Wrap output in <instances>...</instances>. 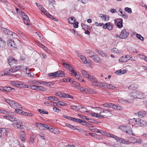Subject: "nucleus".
Instances as JSON below:
<instances>
[{"label": "nucleus", "instance_id": "obj_13", "mask_svg": "<svg viewBox=\"0 0 147 147\" xmlns=\"http://www.w3.org/2000/svg\"><path fill=\"white\" fill-rule=\"evenodd\" d=\"M118 101L120 103L125 104L130 103L131 102V100L129 99H126L121 98L118 100Z\"/></svg>", "mask_w": 147, "mask_h": 147}, {"label": "nucleus", "instance_id": "obj_6", "mask_svg": "<svg viewBox=\"0 0 147 147\" xmlns=\"http://www.w3.org/2000/svg\"><path fill=\"white\" fill-rule=\"evenodd\" d=\"M1 30L2 32L6 35H7L10 38L13 37V32L9 30L2 27L1 28Z\"/></svg>", "mask_w": 147, "mask_h": 147}, {"label": "nucleus", "instance_id": "obj_9", "mask_svg": "<svg viewBox=\"0 0 147 147\" xmlns=\"http://www.w3.org/2000/svg\"><path fill=\"white\" fill-rule=\"evenodd\" d=\"M13 85L18 87L22 88L23 87V82L20 81H11L10 83Z\"/></svg>", "mask_w": 147, "mask_h": 147}, {"label": "nucleus", "instance_id": "obj_59", "mask_svg": "<svg viewBox=\"0 0 147 147\" xmlns=\"http://www.w3.org/2000/svg\"><path fill=\"white\" fill-rule=\"evenodd\" d=\"M61 97H64L65 98H68L69 95L67 94H66L64 93H62Z\"/></svg>", "mask_w": 147, "mask_h": 147}, {"label": "nucleus", "instance_id": "obj_15", "mask_svg": "<svg viewBox=\"0 0 147 147\" xmlns=\"http://www.w3.org/2000/svg\"><path fill=\"white\" fill-rule=\"evenodd\" d=\"M63 65L67 69H68L70 72H72V71L74 70L72 67L69 64H67L65 63H63Z\"/></svg>", "mask_w": 147, "mask_h": 147}, {"label": "nucleus", "instance_id": "obj_45", "mask_svg": "<svg viewBox=\"0 0 147 147\" xmlns=\"http://www.w3.org/2000/svg\"><path fill=\"white\" fill-rule=\"evenodd\" d=\"M5 45V42L2 40L1 39L0 40V47L4 48Z\"/></svg>", "mask_w": 147, "mask_h": 147}, {"label": "nucleus", "instance_id": "obj_54", "mask_svg": "<svg viewBox=\"0 0 147 147\" xmlns=\"http://www.w3.org/2000/svg\"><path fill=\"white\" fill-rule=\"evenodd\" d=\"M115 104L112 103L108 102L107 107L113 109V106Z\"/></svg>", "mask_w": 147, "mask_h": 147}, {"label": "nucleus", "instance_id": "obj_60", "mask_svg": "<svg viewBox=\"0 0 147 147\" xmlns=\"http://www.w3.org/2000/svg\"><path fill=\"white\" fill-rule=\"evenodd\" d=\"M78 22L77 21H75V22L73 24L74 27L75 28H77L78 27Z\"/></svg>", "mask_w": 147, "mask_h": 147}, {"label": "nucleus", "instance_id": "obj_17", "mask_svg": "<svg viewBox=\"0 0 147 147\" xmlns=\"http://www.w3.org/2000/svg\"><path fill=\"white\" fill-rule=\"evenodd\" d=\"M104 88L113 89L116 88L115 86L112 84H109L106 83L105 85H104Z\"/></svg>", "mask_w": 147, "mask_h": 147}, {"label": "nucleus", "instance_id": "obj_14", "mask_svg": "<svg viewBox=\"0 0 147 147\" xmlns=\"http://www.w3.org/2000/svg\"><path fill=\"white\" fill-rule=\"evenodd\" d=\"M134 98H140L142 96V93L141 92L139 91H136L134 92Z\"/></svg>", "mask_w": 147, "mask_h": 147}, {"label": "nucleus", "instance_id": "obj_8", "mask_svg": "<svg viewBox=\"0 0 147 147\" xmlns=\"http://www.w3.org/2000/svg\"><path fill=\"white\" fill-rule=\"evenodd\" d=\"M8 62L10 66L13 65L17 63V60L12 57H9L8 58Z\"/></svg>", "mask_w": 147, "mask_h": 147}, {"label": "nucleus", "instance_id": "obj_7", "mask_svg": "<svg viewBox=\"0 0 147 147\" xmlns=\"http://www.w3.org/2000/svg\"><path fill=\"white\" fill-rule=\"evenodd\" d=\"M7 45L9 47L13 50L15 49L16 48L15 43L13 40H8L7 41Z\"/></svg>", "mask_w": 147, "mask_h": 147}, {"label": "nucleus", "instance_id": "obj_10", "mask_svg": "<svg viewBox=\"0 0 147 147\" xmlns=\"http://www.w3.org/2000/svg\"><path fill=\"white\" fill-rule=\"evenodd\" d=\"M129 32L126 31L124 29L122 30L120 34V38L121 39H125L128 36Z\"/></svg>", "mask_w": 147, "mask_h": 147}, {"label": "nucleus", "instance_id": "obj_56", "mask_svg": "<svg viewBox=\"0 0 147 147\" xmlns=\"http://www.w3.org/2000/svg\"><path fill=\"white\" fill-rule=\"evenodd\" d=\"M43 127L49 130V131H50L51 128H50V127L48 126V125L45 124H44L43 126Z\"/></svg>", "mask_w": 147, "mask_h": 147}, {"label": "nucleus", "instance_id": "obj_3", "mask_svg": "<svg viewBox=\"0 0 147 147\" xmlns=\"http://www.w3.org/2000/svg\"><path fill=\"white\" fill-rule=\"evenodd\" d=\"M5 101L13 109H16L17 108H22L19 104L14 101L7 99H5Z\"/></svg>", "mask_w": 147, "mask_h": 147}, {"label": "nucleus", "instance_id": "obj_23", "mask_svg": "<svg viewBox=\"0 0 147 147\" xmlns=\"http://www.w3.org/2000/svg\"><path fill=\"white\" fill-rule=\"evenodd\" d=\"M138 85L136 84H131L129 85L128 87V88L132 90H134L135 89L137 88L138 87Z\"/></svg>", "mask_w": 147, "mask_h": 147}, {"label": "nucleus", "instance_id": "obj_55", "mask_svg": "<svg viewBox=\"0 0 147 147\" xmlns=\"http://www.w3.org/2000/svg\"><path fill=\"white\" fill-rule=\"evenodd\" d=\"M123 18L125 19H127L128 18V16L127 14L125 13V12H123V13L122 15H120Z\"/></svg>", "mask_w": 147, "mask_h": 147}, {"label": "nucleus", "instance_id": "obj_16", "mask_svg": "<svg viewBox=\"0 0 147 147\" xmlns=\"http://www.w3.org/2000/svg\"><path fill=\"white\" fill-rule=\"evenodd\" d=\"M19 135L20 136L21 141L23 142H24L25 139V134L24 132L21 131L19 132Z\"/></svg>", "mask_w": 147, "mask_h": 147}, {"label": "nucleus", "instance_id": "obj_42", "mask_svg": "<svg viewBox=\"0 0 147 147\" xmlns=\"http://www.w3.org/2000/svg\"><path fill=\"white\" fill-rule=\"evenodd\" d=\"M128 60L125 58V57L123 56L121 57L119 59V61L121 62L125 63Z\"/></svg>", "mask_w": 147, "mask_h": 147}, {"label": "nucleus", "instance_id": "obj_25", "mask_svg": "<svg viewBox=\"0 0 147 147\" xmlns=\"http://www.w3.org/2000/svg\"><path fill=\"white\" fill-rule=\"evenodd\" d=\"M95 83H95L94 84V86H98V87H103V88H104V85H105V84H106L105 82H104L103 83H100L99 82H98L97 80Z\"/></svg>", "mask_w": 147, "mask_h": 147}, {"label": "nucleus", "instance_id": "obj_12", "mask_svg": "<svg viewBox=\"0 0 147 147\" xmlns=\"http://www.w3.org/2000/svg\"><path fill=\"white\" fill-rule=\"evenodd\" d=\"M75 53L77 54L78 56L80 58L81 60L84 63L86 64L87 63L86 59L84 55L80 54L77 51H75Z\"/></svg>", "mask_w": 147, "mask_h": 147}, {"label": "nucleus", "instance_id": "obj_32", "mask_svg": "<svg viewBox=\"0 0 147 147\" xmlns=\"http://www.w3.org/2000/svg\"><path fill=\"white\" fill-rule=\"evenodd\" d=\"M38 86H36L34 85L30 84L29 85V88L32 90H38Z\"/></svg>", "mask_w": 147, "mask_h": 147}, {"label": "nucleus", "instance_id": "obj_30", "mask_svg": "<svg viewBox=\"0 0 147 147\" xmlns=\"http://www.w3.org/2000/svg\"><path fill=\"white\" fill-rule=\"evenodd\" d=\"M37 6L38 7L39 9L41 11H42L45 13L47 11L41 5H39V4L37 3H36Z\"/></svg>", "mask_w": 147, "mask_h": 147}, {"label": "nucleus", "instance_id": "obj_52", "mask_svg": "<svg viewBox=\"0 0 147 147\" xmlns=\"http://www.w3.org/2000/svg\"><path fill=\"white\" fill-rule=\"evenodd\" d=\"M15 68L16 71L20 69H24V68H22V67L20 65H18L16 66Z\"/></svg>", "mask_w": 147, "mask_h": 147}, {"label": "nucleus", "instance_id": "obj_27", "mask_svg": "<svg viewBox=\"0 0 147 147\" xmlns=\"http://www.w3.org/2000/svg\"><path fill=\"white\" fill-rule=\"evenodd\" d=\"M68 20L69 24H73L76 21V18L74 17H70L68 18Z\"/></svg>", "mask_w": 147, "mask_h": 147}, {"label": "nucleus", "instance_id": "obj_34", "mask_svg": "<svg viewBox=\"0 0 147 147\" xmlns=\"http://www.w3.org/2000/svg\"><path fill=\"white\" fill-rule=\"evenodd\" d=\"M111 51L112 52L116 53H121V51L120 50H118L116 48H113L112 50Z\"/></svg>", "mask_w": 147, "mask_h": 147}, {"label": "nucleus", "instance_id": "obj_61", "mask_svg": "<svg viewBox=\"0 0 147 147\" xmlns=\"http://www.w3.org/2000/svg\"><path fill=\"white\" fill-rule=\"evenodd\" d=\"M64 117L65 118L68 119L69 120H71V121H72V119L73 118V117H69V116H68L64 115Z\"/></svg>", "mask_w": 147, "mask_h": 147}, {"label": "nucleus", "instance_id": "obj_11", "mask_svg": "<svg viewBox=\"0 0 147 147\" xmlns=\"http://www.w3.org/2000/svg\"><path fill=\"white\" fill-rule=\"evenodd\" d=\"M113 26V25L112 24L108 22L106 23L103 26V28L104 29L107 28L108 30H110L112 29Z\"/></svg>", "mask_w": 147, "mask_h": 147}, {"label": "nucleus", "instance_id": "obj_36", "mask_svg": "<svg viewBox=\"0 0 147 147\" xmlns=\"http://www.w3.org/2000/svg\"><path fill=\"white\" fill-rule=\"evenodd\" d=\"M119 20H120V21L118 22L117 23V25L118 27L120 28L121 27L123 26V20L121 18H120L119 19Z\"/></svg>", "mask_w": 147, "mask_h": 147}, {"label": "nucleus", "instance_id": "obj_22", "mask_svg": "<svg viewBox=\"0 0 147 147\" xmlns=\"http://www.w3.org/2000/svg\"><path fill=\"white\" fill-rule=\"evenodd\" d=\"M8 130V129H7L0 128V138L2 137V134L3 133H5V134L7 135Z\"/></svg>", "mask_w": 147, "mask_h": 147}, {"label": "nucleus", "instance_id": "obj_63", "mask_svg": "<svg viewBox=\"0 0 147 147\" xmlns=\"http://www.w3.org/2000/svg\"><path fill=\"white\" fill-rule=\"evenodd\" d=\"M39 136L41 137V138L43 140H45V136L44 134L40 133L39 134Z\"/></svg>", "mask_w": 147, "mask_h": 147}, {"label": "nucleus", "instance_id": "obj_21", "mask_svg": "<svg viewBox=\"0 0 147 147\" xmlns=\"http://www.w3.org/2000/svg\"><path fill=\"white\" fill-rule=\"evenodd\" d=\"M0 113L6 114V115H9L12 114L13 113L10 111H7L6 110L0 109Z\"/></svg>", "mask_w": 147, "mask_h": 147}, {"label": "nucleus", "instance_id": "obj_53", "mask_svg": "<svg viewBox=\"0 0 147 147\" xmlns=\"http://www.w3.org/2000/svg\"><path fill=\"white\" fill-rule=\"evenodd\" d=\"M29 83H32L33 84H37V81L36 80H31L28 81Z\"/></svg>", "mask_w": 147, "mask_h": 147}, {"label": "nucleus", "instance_id": "obj_28", "mask_svg": "<svg viewBox=\"0 0 147 147\" xmlns=\"http://www.w3.org/2000/svg\"><path fill=\"white\" fill-rule=\"evenodd\" d=\"M43 125L44 124H42L40 123H36L35 124V126L39 129H45V128H43Z\"/></svg>", "mask_w": 147, "mask_h": 147}, {"label": "nucleus", "instance_id": "obj_5", "mask_svg": "<svg viewBox=\"0 0 147 147\" xmlns=\"http://www.w3.org/2000/svg\"><path fill=\"white\" fill-rule=\"evenodd\" d=\"M49 75V76H51L53 78L64 76V73L61 71H59L54 73H50Z\"/></svg>", "mask_w": 147, "mask_h": 147}, {"label": "nucleus", "instance_id": "obj_51", "mask_svg": "<svg viewBox=\"0 0 147 147\" xmlns=\"http://www.w3.org/2000/svg\"><path fill=\"white\" fill-rule=\"evenodd\" d=\"M93 61L95 62L98 63H100L101 61V59L99 57H98V56L97 55L96 56Z\"/></svg>", "mask_w": 147, "mask_h": 147}, {"label": "nucleus", "instance_id": "obj_50", "mask_svg": "<svg viewBox=\"0 0 147 147\" xmlns=\"http://www.w3.org/2000/svg\"><path fill=\"white\" fill-rule=\"evenodd\" d=\"M136 36L137 38L138 39H140L141 41H143L144 40V38L141 35L138 34H136Z\"/></svg>", "mask_w": 147, "mask_h": 147}, {"label": "nucleus", "instance_id": "obj_43", "mask_svg": "<svg viewBox=\"0 0 147 147\" xmlns=\"http://www.w3.org/2000/svg\"><path fill=\"white\" fill-rule=\"evenodd\" d=\"M113 109H116L117 110H122L123 109V107L120 105H114L113 106Z\"/></svg>", "mask_w": 147, "mask_h": 147}, {"label": "nucleus", "instance_id": "obj_47", "mask_svg": "<svg viewBox=\"0 0 147 147\" xmlns=\"http://www.w3.org/2000/svg\"><path fill=\"white\" fill-rule=\"evenodd\" d=\"M89 80L92 82L93 85H94V84L96 83H95L97 80L94 77L92 76L91 77V78H90V79H89Z\"/></svg>", "mask_w": 147, "mask_h": 147}, {"label": "nucleus", "instance_id": "obj_29", "mask_svg": "<svg viewBox=\"0 0 147 147\" xmlns=\"http://www.w3.org/2000/svg\"><path fill=\"white\" fill-rule=\"evenodd\" d=\"M136 122L139 125H144L145 122L142 120L138 119L137 120H135Z\"/></svg>", "mask_w": 147, "mask_h": 147}, {"label": "nucleus", "instance_id": "obj_64", "mask_svg": "<svg viewBox=\"0 0 147 147\" xmlns=\"http://www.w3.org/2000/svg\"><path fill=\"white\" fill-rule=\"evenodd\" d=\"M54 96H52L47 97L48 99L51 101H53L54 100Z\"/></svg>", "mask_w": 147, "mask_h": 147}, {"label": "nucleus", "instance_id": "obj_58", "mask_svg": "<svg viewBox=\"0 0 147 147\" xmlns=\"http://www.w3.org/2000/svg\"><path fill=\"white\" fill-rule=\"evenodd\" d=\"M59 103V105L62 106H63L66 105L67 104L64 102H63L61 101H59L58 102Z\"/></svg>", "mask_w": 147, "mask_h": 147}, {"label": "nucleus", "instance_id": "obj_38", "mask_svg": "<svg viewBox=\"0 0 147 147\" xmlns=\"http://www.w3.org/2000/svg\"><path fill=\"white\" fill-rule=\"evenodd\" d=\"M12 89L14 90V89L10 87H3V90L7 92H9Z\"/></svg>", "mask_w": 147, "mask_h": 147}, {"label": "nucleus", "instance_id": "obj_26", "mask_svg": "<svg viewBox=\"0 0 147 147\" xmlns=\"http://www.w3.org/2000/svg\"><path fill=\"white\" fill-rule=\"evenodd\" d=\"M117 142H120L123 144H127L128 142L125 140L121 138L117 137V138L116 140Z\"/></svg>", "mask_w": 147, "mask_h": 147}, {"label": "nucleus", "instance_id": "obj_31", "mask_svg": "<svg viewBox=\"0 0 147 147\" xmlns=\"http://www.w3.org/2000/svg\"><path fill=\"white\" fill-rule=\"evenodd\" d=\"M100 15V16H99V17H100L102 20L107 21L109 20V16H106L105 15Z\"/></svg>", "mask_w": 147, "mask_h": 147}, {"label": "nucleus", "instance_id": "obj_19", "mask_svg": "<svg viewBox=\"0 0 147 147\" xmlns=\"http://www.w3.org/2000/svg\"><path fill=\"white\" fill-rule=\"evenodd\" d=\"M22 18L24 20V24L27 25H29V19L28 16L25 15L24 16H23Z\"/></svg>", "mask_w": 147, "mask_h": 147}, {"label": "nucleus", "instance_id": "obj_37", "mask_svg": "<svg viewBox=\"0 0 147 147\" xmlns=\"http://www.w3.org/2000/svg\"><path fill=\"white\" fill-rule=\"evenodd\" d=\"M124 9L125 12L131 14L132 13V9L130 8L126 7Z\"/></svg>", "mask_w": 147, "mask_h": 147}, {"label": "nucleus", "instance_id": "obj_62", "mask_svg": "<svg viewBox=\"0 0 147 147\" xmlns=\"http://www.w3.org/2000/svg\"><path fill=\"white\" fill-rule=\"evenodd\" d=\"M53 110L55 112H59L61 111V110L58 109L57 107H54L53 108Z\"/></svg>", "mask_w": 147, "mask_h": 147}, {"label": "nucleus", "instance_id": "obj_41", "mask_svg": "<svg viewBox=\"0 0 147 147\" xmlns=\"http://www.w3.org/2000/svg\"><path fill=\"white\" fill-rule=\"evenodd\" d=\"M81 73L86 78L88 77V76H89V74L86 70L84 69L82 70Z\"/></svg>", "mask_w": 147, "mask_h": 147}, {"label": "nucleus", "instance_id": "obj_49", "mask_svg": "<svg viewBox=\"0 0 147 147\" xmlns=\"http://www.w3.org/2000/svg\"><path fill=\"white\" fill-rule=\"evenodd\" d=\"M38 90H40L42 91H45L47 90L45 88L41 86H38Z\"/></svg>", "mask_w": 147, "mask_h": 147}, {"label": "nucleus", "instance_id": "obj_48", "mask_svg": "<svg viewBox=\"0 0 147 147\" xmlns=\"http://www.w3.org/2000/svg\"><path fill=\"white\" fill-rule=\"evenodd\" d=\"M72 121H73L76 122L77 123H80L82 122V120H81L80 119L76 118L73 117L72 119Z\"/></svg>", "mask_w": 147, "mask_h": 147}, {"label": "nucleus", "instance_id": "obj_18", "mask_svg": "<svg viewBox=\"0 0 147 147\" xmlns=\"http://www.w3.org/2000/svg\"><path fill=\"white\" fill-rule=\"evenodd\" d=\"M146 113V112L145 111H139L138 113H135V114L136 115H138L140 117L142 118L145 116Z\"/></svg>", "mask_w": 147, "mask_h": 147}, {"label": "nucleus", "instance_id": "obj_4", "mask_svg": "<svg viewBox=\"0 0 147 147\" xmlns=\"http://www.w3.org/2000/svg\"><path fill=\"white\" fill-rule=\"evenodd\" d=\"M119 128L122 131L129 135H133L132 131L131 128L127 125H122L119 126Z\"/></svg>", "mask_w": 147, "mask_h": 147}, {"label": "nucleus", "instance_id": "obj_40", "mask_svg": "<svg viewBox=\"0 0 147 147\" xmlns=\"http://www.w3.org/2000/svg\"><path fill=\"white\" fill-rule=\"evenodd\" d=\"M106 136L114 138L115 139V140H116V139L117 138V136L114 135H112L111 134L108 132H107Z\"/></svg>", "mask_w": 147, "mask_h": 147}, {"label": "nucleus", "instance_id": "obj_35", "mask_svg": "<svg viewBox=\"0 0 147 147\" xmlns=\"http://www.w3.org/2000/svg\"><path fill=\"white\" fill-rule=\"evenodd\" d=\"M65 126L72 129H76L77 126H74L68 123H66Z\"/></svg>", "mask_w": 147, "mask_h": 147}, {"label": "nucleus", "instance_id": "obj_24", "mask_svg": "<svg viewBox=\"0 0 147 147\" xmlns=\"http://www.w3.org/2000/svg\"><path fill=\"white\" fill-rule=\"evenodd\" d=\"M127 71L126 69L118 70L116 71L115 73L117 74L121 75L126 73Z\"/></svg>", "mask_w": 147, "mask_h": 147}, {"label": "nucleus", "instance_id": "obj_33", "mask_svg": "<svg viewBox=\"0 0 147 147\" xmlns=\"http://www.w3.org/2000/svg\"><path fill=\"white\" fill-rule=\"evenodd\" d=\"M50 131L52 132L53 133L55 134H60V131L59 130L56 128L53 129L52 128H51Z\"/></svg>", "mask_w": 147, "mask_h": 147}, {"label": "nucleus", "instance_id": "obj_44", "mask_svg": "<svg viewBox=\"0 0 147 147\" xmlns=\"http://www.w3.org/2000/svg\"><path fill=\"white\" fill-rule=\"evenodd\" d=\"M80 123L82 125L85 126L90 127V125H91L90 124L87 123L86 121L83 120H82V122Z\"/></svg>", "mask_w": 147, "mask_h": 147}, {"label": "nucleus", "instance_id": "obj_2", "mask_svg": "<svg viewBox=\"0 0 147 147\" xmlns=\"http://www.w3.org/2000/svg\"><path fill=\"white\" fill-rule=\"evenodd\" d=\"M96 110L100 111V114L103 116V118H104L105 116H111L112 115V114L109 111L106 109H102L100 107H96Z\"/></svg>", "mask_w": 147, "mask_h": 147}, {"label": "nucleus", "instance_id": "obj_57", "mask_svg": "<svg viewBox=\"0 0 147 147\" xmlns=\"http://www.w3.org/2000/svg\"><path fill=\"white\" fill-rule=\"evenodd\" d=\"M89 93L92 94H95L96 93V92L94 90L89 89Z\"/></svg>", "mask_w": 147, "mask_h": 147}, {"label": "nucleus", "instance_id": "obj_20", "mask_svg": "<svg viewBox=\"0 0 147 147\" xmlns=\"http://www.w3.org/2000/svg\"><path fill=\"white\" fill-rule=\"evenodd\" d=\"M91 114L92 116L94 117L99 118H103V116L102 115H100V113H99L98 112H97V113L92 112Z\"/></svg>", "mask_w": 147, "mask_h": 147}, {"label": "nucleus", "instance_id": "obj_46", "mask_svg": "<svg viewBox=\"0 0 147 147\" xmlns=\"http://www.w3.org/2000/svg\"><path fill=\"white\" fill-rule=\"evenodd\" d=\"M22 108H17L15 109V112L17 113H19V114H22L23 111H22L21 109Z\"/></svg>", "mask_w": 147, "mask_h": 147}, {"label": "nucleus", "instance_id": "obj_39", "mask_svg": "<svg viewBox=\"0 0 147 147\" xmlns=\"http://www.w3.org/2000/svg\"><path fill=\"white\" fill-rule=\"evenodd\" d=\"M80 107L79 106H75V105H73L72 106H71L70 107L73 109H74V107H75L76 109L77 110L79 111L80 112L84 113V111H82V110H80V108H79V107Z\"/></svg>", "mask_w": 147, "mask_h": 147}, {"label": "nucleus", "instance_id": "obj_1", "mask_svg": "<svg viewBox=\"0 0 147 147\" xmlns=\"http://www.w3.org/2000/svg\"><path fill=\"white\" fill-rule=\"evenodd\" d=\"M11 115H4V117L5 118L12 122L13 123L12 124L14 127H16L17 128L21 129H24L25 126L23 125V123L22 121L15 118Z\"/></svg>", "mask_w": 147, "mask_h": 147}]
</instances>
